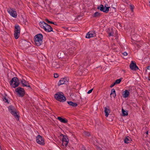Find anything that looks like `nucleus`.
Segmentation results:
<instances>
[{
  "label": "nucleus",
  "instance_id": "obj_40",
  "mask_svg": "<svg viewBox=\"0 0 150 150\" xmlns=\"http://www.w3.org/2000/svg\"><path fill=\"white\" fill-rule=\"evenodd\" d=\"M122 54L124 56H126L127 55V53L126 52H124Z\"/></svg>",
  "mask_w": 150,
  "mask_h": 150
},
{
  "label": "nucleus",
  "instance_id": "obj_43",
  "mask_svg": "<svg viewBox=\"0 0 150 150\" xmlns=\"http://www.w3.org/2000/svg\"><path fill=\"white\" fill-rule=\"evenodd\" d=\"M136 46H137L138 48H139L141 47V46L140 45L137 44Z\"/></svg>",
  "mask_w": 150,
  "mask_h": 150
},
{
  "label": "nucleus",
  "instance_id": "obj_48",
  "mask_svg": "<svg viewBox=\"0 0 150 150\" xmlns=\"http://www.w3.org/2000/svg\"><path fill=\"white\" fill-rule=\"evenodd\" d=\"M112 8H113L115 9H116V8H115L112 7Z\"/></svg>",
  "mask_w": 150,
  "mask_h": 150
},
{
  "label": "nucleus",
  "instance_id": "obj_4",
  "mask_svg": "<svg viewBox=\"0 0 150 150\" xmlns=\"http://www.w3.org/2000/svg\"><path fill=\"white\" fill-rule=\"evenodd\" d=\"M19 80L16 77L13 78L10 82V86L14 88L18 87L19 86Z\"/></svg>",
  "mask_w": 150,
  "mask_h": 150
},
{
  "label": "nucleus",
  "instance_id": "obj_3",
  "mask_svg": "<svg viewBox=\"0 0 150 150\" xmlns=\"http://www.w3.org/2000/svg\"><path fill=\"white\" fill-rule=\"evenodd\" d=\"M8 111L11 113L15 117L17 120H18L19 116V115L17 114L16 110L14 107L12 105H11L8 106Z\"/></svg>",
  "mask_w": 150,
  "mask_h": 150
},
{
  "label": "nucleus",
  "instance_id": "obj_12",
  "mask_svg": "<svg viewBox=\"0 0 150 150\" xmlns=\"http://www.w3.org/2000/svg\"><path fill=\"white\" fill-rule=\"evenodd\" d=\"M95 31H91L88 33L86 36V38H91L94 37L95 36Z\"/></svg>",
  "mask_w": 150,
  "mask_h": 150
},
{
  "label": "nucleus",
  "instance_id": "obj_18",
  "mask_svg": "<svg viewBox=\"0 0 150 150\" xmlns=\"http://www.w3.org/2000/svg\"><path fill=\"white\" fill-rule=\"evenodd\" d=\"M84 64H88L91 61V58L89 56H87L84 59Z\"/></svg>",
  "mask_w": 150,
  "mask_h": 150
},
{
  "label": "nucleus",
  "instance_id": "obj_39",
  "mask_svg": "<svg viewBox=\"0 0 150 150\" xmlns=\"http://www.w3.org/2000/svg\"><path fill=\"white\" fill-rule=\"evenodd\" d=\"M113 33H112L111 32L110 33H109V35H108V36L109 37H110V36H112L113 35Z\"/></svg>",
  "mask_w": 150,
  "mask_h": 150
},
{
  "label": "nucleus",
  "instance_id": "obj_24",
  "mask_svg": "<svg viewBox=\"0 0 150 150\" xmlns=\"http://www.w3.org/2000/svg\"><path fill=\"white\" fill-rule=\"evenodd\" d=\"M122 115L123 116H126L128 115V111L127 110H125L123 108L122 109Z\"/></svg>",
  "mask_w": 150,
  "mask_h": 150
},
{
  "label": "nucleus",
  "instance_id": "obj_34",
  "mask_svg": "<svg viewBox=\"0 0 150 150\" xmlns=\"http://www.w3.org/2000/svg\"><path fill=\"white\" fill-rule=\"evenodd\" d=\"M69 52H70V53L69 54L70 55H72L73 54V52L70 49H69V50L68 52V53H69Z\"/></svg>",
  "mask_w": 150,
  "mask_h": 150
},
{
  "label": "nucleus",
  "instance_id": "obj_13",
  "mask_svg": "<svg viewBox=\"0 0 150 150\" xmlns=\"http://www.w3.org/2000/svg\"><path fill=\"white\" fill-rule=\"evenodd\" d=\"M68 82V81L67 79V78H62L59 81L58 83V85L59 86L61 85L65 84L67 83Z\"/></svg>",
  "mask_w": 150,
  "mask_h": 150
},
{
  "label": "nucleus",
  "instance_id": "obj_1",
  "mask_svg": "<svg viewBox=\"0 0 150 150\" xmlns=\"http://www.w3.org/2000/svg\"><path fill=\"white\" fill-rule=\"evenodd\" d=\"M54 97L56 100L61 102H64L66 100V97L62 92H57L54 95Z\"/></svg>",
  "mask_w": 150,
  "mask_h": 150
},
{
  "label": "nucleus",
  "instance_id": "obj_19",
  "mask_svg": "<svg viewBox=\"0 0 150 150\" xmlns=\"http://www.w3.org/2000/svg\"><path fill=\"white\" fill-rule=\"evenodd\" d=\"M20 28L19 25L18 24H16L15 26L14 32L20 33Z\"/></svg>",
  "mask_w": 150,
  "mask_h": 150
},
{
  "label": "nucleus",
  "instance_id": "obj_42",
  "mask_svg": "<svg viewBox=\"0 0 150 150\" xmlns=\"http://www.w3.org/2000/svg\"><path fill=\"white\" fill-rule=\"evenodd\" d=\"M130 8L131 9L132 11H133V6L132 5H131L130 6Z\"/></svg>",
  "mask_w": 150,
  "mask_h": 150
},
{
  "label": "nucleus",
  "instance_id": "obj_17",
  "mask_svg": "<svg viewBox=\"0 0 150 150\" xmlns=\"http://www.w3.org/2000/svg\"><path fill=\"white\" fill-rule=\"evenodd\" d=\"M132 141L131 138L127 136L125 137L124 139V142L126 144H128L130 143Z\"/></svg>",
  "mask_w": 150,
  "mask_h": 150
},
{
  "label": "nucleus",
  "instance_id": "obj_16",
  "mask_svg": "<svg viewBox=\"0 0 150 150\" xmlns=\"http://www.w3.org/2000/svg\"><path fill=\"white\" fill-rule=\"evenodd\" d=\"M57 119L62 123H65L68 122V120L67 119L63 118L61 117H58Z\"/></svg>",
  "mask_w": 150,
  "mask_h": 150
},
{
  "label": "nucleus",
  "instance_id": "obj_26",
  "mask_svg": "<svg viewBox=\"0 0 150 150\" xmlns=\"http://www.w3.org/2000/svg\"><path fill=\"white\" fill-rule=\"evenodd\" d=\"M20 33L14 32V37L15 38L17 39H18L19 37Z\"/></svg>",
  "mask_w": 150,
  "mask_h": 150
},
{
  "label": "nucleus",
  "instance_id": "obj_32",
  "mask_svg": "<svg viewBox=\"0 0 150 150\" xmlns=\"http://www.w3.org/2000/svg\"><path fill=\"white\" fill-rule=\"evenodd\" d=\"M8 12L11 15L13 13L14 11L12 9L10 8L7 10Z\"/></svg>",
  "mask_w": 150,
  "mask_h": 150
},
{
  "label": "nucleus",
  "instance_id": "obj_10",
  "mask_svg": "<svg viewBox=\"0 0 150 150\" xmlns=\"http://www.w3.org/2000/svg\"><path fill=\"white\" fill-rule=\"evenodd\" d=\"M97 8L101 11H103L105 13H108L109 11L110 7H106V8L105 9L103 5L102 4H100L99 6H98Z\"/></svg>",
  "mask_w": 150,
  "mask_h": 150
},
{
  "label": "nucleus",
  "instance_id": "obj_36",
  "mask_svg": "<svg viewBox=\"0 0 150 150\" xmlns=\"http://www.w3.org/2000/svg\"><path fill=\"white\" fill-rule=\"evenodd\" d=\"M59 76V74L57 73L54 74V77L55 78H57Z\"/></svg>",
  "mask_w": 150,
  "mask_h": 150
},
{
  "label": "nucleus",
  "instance_id": "obj_41",
  "mask_svg": "<svg viewBox=\"0 0 150 150\" xmlns=\"http://www.w3.org/2000/svg\"><path fill=\"white\" fill-rule=\"evenodd\" d=\"M98 150H102V149L99 146L97 147Z\"/></svg>",
  "mask_w": 150,
  "mask_h": 150
},
{
  "label": "nucleus",
  "instance_id": "obj_47",
  "mask_svg": "<svg viewBox=\"0 0 150 150\" xmlns=\"http://www.w3.org/2000/svg\"><path fill=\"white\" fill-rule=\"evenodd\" d=\"M146 134H148V131H147L146 132Z\"/></svg>",
  "mask_w": 150,
  "mask_h": 150
},
{
  "label": "nucleus",
  "instance_id": "obj_28",
  "mask_svg": "<svg viewBox=\"0 0 150 150\" xmlns=\"http://www.w3.org/2000/svg\"><path fill=\"white\" fill-rule=\"evenodd\" d=\"M5 96H3L2 98L3 101L5 103H8V100L7 99L5 96H7V95L6 94H5Z\"/></svg>",
  "mask_w": 150,
  "mask_h": 150
},
{
  "label": "nucleus",
  "instance_id": "obj_15",
  "mask_svg": "<svg viewBox=\"0 0 150 150\" xmlns=\"http://www.w3.org/2000/svg\"><path fill=\"white\" fill-rule=\"evenodd\" d=\"M104 112L105 113V116L106 117L108 116L109 113L110 112V110L109 109V107L107 106L105 108Z\"/></svg>",
  "mask_w": 150,
  "mask_h": 150
},
{
  "label": "nucleus",
  "instance_id": "obj_6",
  "mask_svg": "<svg viewBox=\"0 0 150 150\" xmlns=\"http://www.w3.org/2000/svg\"><path fill=\"white\" fill-rule=\"evenodd\" d=\"M30 44L29 42L24 39L21 40L19 43V45L21 46L22 47L24 48L28 47Z\"/></svg>",
  "mask_w": 150,
  "mask_h": 150
},
{
  "label": "nucleus",
  "instance_id": "obj_11",
  "mask_svg": "<svg viewBox=\"0 0 150 150\" xmlns=\"http://www.w3.org/2000/svg\"><path fill=\"white\" fill-rule=\"evenodd\" d=\"M129 67L130 69L136 71L139 69V68L137 66L136 63L133 61H131Z\"/></svg>",
  "mask_w": 150,
  "mask_h": 150
},
{
  "label": "nucleus",
  "instance_id": "obj_25",
  "mask_svg": "<svg viewBox=\"0 0 150 150\" xmlns=\"http://www.w3.org/2000/svg\"><path fill=\"white\" fill-rule=\"evenodd\" d=\"M110 95H112V97L114 98H115L116 96V94L115 93V91L114 89L113 88L111 90Z\"/></svg>",
  "mask_w": 150,
  "mask_h": 150
},
{
  "label": "nucleus",
  "instance_id": "obj_29",
  "mask_svg": "<svg viewBox=\"0 0 150 150\" xmlns=\"http://www.w3.org/2000/svg\"><path fill=\"white\" fill-rule=\"evenodd\" d=\"M122 78H121L120 79H117L115 81V83L116 84H119L120 83L122 80Z\"/></svg>",
  "mask_w": 150,
  "mask_h": 150
},
{
  "label": "nucleus",
  "instance_id": "obj_21",
  "mask_svg": "<svg viewBox=\"0 0 150 150\" xmlns=\"http://www.w3.org/2000/svg\"><path fill=\"white\" fill-rule=\"evenodd\" d=\"M67 103L69 105L74 107H76L77 106V104L76 103H74L71 101H68Z\"/></svg>",
  "mask_w": 150,
  "mask_h": 150
},
{
  "label": "nucleus",
  "instance_id": "obj_22",
  "mask_svg": "<svg viewBox=\"0 0 150 150\" xmlns=\"http://www.w3.org/2000/svg\"><path fill=\"white\" fill-rule=\"evenodd\" d=\"M52 66L55 68H58L59 67V65L56 62H52Z\"/></svg>",
  "mask_w": 150,
  "mask_h": 150
},
{
  "label": "nucleus",
  "instance_id": "obj_33",
  "mask_svg": "<svg viewBox=\"0 0 150 150\" xmlns=\"http://www.w3.org/2000/svg\"><path fill=\"white\" fill-rule=\"evenodd\" d=\"M45 21L49 24H54V22L51 21H50L47 18H46L45 19Z\"/></svg>",
  "mask_w": 150,
  "mask_h": 150
},
{
  "label": "nucleus",
  "instance_id": "obj_8",
  "mask_svg": "<svg viewBox=\"0 0 150 150\" xmlns=\"http://www.w3.org/2000/svg\"><path fill=\"white\" fill-rule=\"evenodd\" d=\"M62 136L63 137L62 140V144L63 146L65 145L66 146H67L68 145V144L69 141L68 138L67 136L63 134H61V136Z\"/></svg>",
  "mask_w": 150,
  "mask_h": 150
},
{
  "label": "nucleus",
  "instance_id": "obj_37",
  "mask_svg": "<svg viewBox=\"0 0 150 150\" xmlns=\"http://www.w3.org/2000/svg\"><path fill=\"white\" fill-rule=\"evenodd\" d=\"M115 85H116V83H115V82H114V83H112L111 84V85L110 86V88H112V87H113Z\"/></svg>",
  "mask_w": 150,
  "mask_h": 150
},
{
  "label": "nucleus",
  "instance_id": "obj_45",
  "mask_svg": "<svg viewBox=\"0 0 150 150\" xmlns=\"http://www.w3.org/2000/svg\"><path fill=\"white\" fill-rule=\"evenodd\" d=\"M147 69L148 70H150V66H149L147 67Z\"/></svg>",
  "mask_w": 150,
  "mask_h": 150
},
{
  "label": "nucleus",
  "instance_id": "obj_31",
  "mask_svg": "<svg viewBox=\"0 0 150 150\" xmlns=\"http://www.w3.org/2000/svg\"><path fill=\"white\" fill-rule=\"evenodd\" d=\"M84 134L87 137H89L90 135V132L88 131H84Z\"/></svg>",
  "mask_w": 150,
  "mask_h": 150
},
{
  "label": "nucleus",
  "instance_id": "obj_27",
  "mask_svg": "<svg viewBox=\"0 0 150 150\" xmlns=\"http://www.w3.org/2000/svg\"><path fill=\"white\" fill-rule=\"evenodd\" d=\"M100 13L98 12H96L94 13L93 16L94 17H98L100 16Z\"/></svg>",
  "mask_w": 150,
  "mask_h": 150
},
{
  "label": "nucleus",
  "instance_id": "obj_46",
  "mask_svg": "<svg viewBox=\"0 0 150 150\" xmlns=\"http://www.w3.org/2000/svg\"><path fill=\"white\" fill-rule=\"evenodd\" d=\"M53 24L55 25H57L56 22H54V24Z\"/></svg>",
  "mask_w": 150,
  "mask_h": 150
},
{
  "label": "nucleus",
  "instance_id": "obj_20",
  "mask_svg": "<svg viewBox=\"0 0 150 150\" xmlns=\"http://www.w3.org/2000/svg\"><path fill=\"white\" fill-rule=\"evenodd\" d=\"M129 93L127 90H125L124 92H123L122 94L124 98H126L129 96Z\"/></svg>",
  "mask_w": 150,
  "mask_h": 150
},
{
  "label": "nucleus",
  "instance_id": "obj_35",
  "mask_svg": "<svg viewBox=\"0 0 150 150\" xmlns=\"http://www.w3.org/2000/svg\"><path fill=\"white\" fill-rule=\"evenodd\" d=\"M81 150H87L86 148L83 145H82L81 147Z\"/></svg>",
  "mask_w": 150,
  "mask_h": 150
},
{
  "label": "nucleus",
  "instance_id": "obj_2",
  "mask_svg": "<svg viewBox=\"0 0 150 150\" xmlns=\"http://www.w3.org/2000/svg\"><path fill=\"white\" fill-rule=\"evenodd\" d=\"M43 35L41 33L37 34L35 36L34 42L36 45L39 46L42 43Z\"/></svg>",
  "mask_w": 150,
  "mask_h": 150
},
{
  "label": "nucleus",
  "instance_id": "obj_38",
  "mask_svg": "<svg viewBox=\"0 0 150 150\" xmlns=\"http://www.w3.org/2000/svg\"><path fill=\"white\" fill-rule=\"evenodd\" d=\"M93 90V89H90V90H89L88 92H87V93L88 94H90V93H91L92 92V91Z\"/></svg>",
  "mask_w": 150,
  "mask_h": 150
},
{
  "label": "nucleus",
  "instance_id": "obj_7",
  "mask_svg": "<svg viewBox=\"0 0 150 150\" xmlns=\"http://www.w3.org/2000/svg\"><path fill=\"white\" fill-rule=\"evenodd\" d=\"M36 141L38 144L41 145H43L45 144L44 138L42 136L40 135H38L37 136L36 138Z\"/></svg>",
  "mask_w": 150,
  "mask_h": 150
},
{
  "label": "nucleus",
  "instance_id": "obj_5",
  "mask_svg": "<svg viewBox=\"0 0 150 150\" xmlns=\"http://www.w3.org/2000/svg\"><path fill=\"white\" fill-rule=\"evenodd\" d=\"M15 91L17 93V95H18L19 97H23L25 94V91L24 88L20 87H18L17 88Z\"/></svg>",
  "mask_w": 150,
  "mask_h": 150
},
{
  "label": "nucleus",
  "instance_id": "obj_14",
  "mask_svg": "<svg viewBox=\"0 0 150 150\" xmlns=\"http://www.w3.org/2000/svg\"><path fill=\"white\" fill-rule=\"evenodd\" d=\"M45 28L44 29L45 31L47 32H53V28L50 25L46 23Z\"/></svg>",
  "mask_w": 150,
  "mask_h": 150
},
{
  "label": "nucleus",
  "instance_id": "obj_9",
  "mask_svg": "<svg viewBox=\"0 0 150 150\" xmlns=\"http://www.w3.org/2000/svg\"><path fill=\"white\" fill-rule=\"evenodd\" d=\"M20 81L22 85V86L27 87L30 89H32V88L29 85V83L28 81H26L23 79H20Z\"/></svg>",
  "mask_w": 150,
  "mask_h": 150
},
{
  "label": "nucleus",
  "instance_id": "obj_23",
  "mask_svg": "<svg viewBox=\"0 0 150 150\" xmlns=\"http://www.w3.org/2000/svg\"><path fill=\"white\" fill-rule=\"evenodd\" d=\"M39 24L40 27L44 29V28H45V26H46L45 25L46 24V23L45 22L43 21L42 22L39 23Z\"/></svg>",
  "mask_w": 150,
  "mask_h": 150
},
{
  "label": "nucleus",
  "instance_id": "obj_30",
  "mask_svg": "<svg viewBox=\"0 0 150 150\" xmlns=\"http://www.w3.org/2000/svg\"><path fill=\"white\" fill-rule=\"evenodd\" d=\"M14 18H16L17 16V13L16 11H14L13 13L11 15Z\"/></svg>",
  "mask_w": 150,
  "mask_h": 150
},
{
  "label": "nucleus",
  "instance_id": "obj_44",
  "mask_svg": "<svg viewBox=\"0 0 150 150\" xmlns=\"http://www.w3.org/2000/svg\"><path fill=\"white\" fill-rule=\"evenodd\" d=\"M108 6V4H106L105 5V7L106 8V7H107Z\"/></svg>",
  "mask_w": 150,
  "mask_h": 150
}]
</instances>
